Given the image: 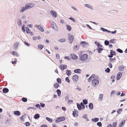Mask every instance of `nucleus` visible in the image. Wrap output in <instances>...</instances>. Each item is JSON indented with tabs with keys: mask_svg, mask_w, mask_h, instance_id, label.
Wrapping results in <instances>:
<instances>
[{
	"mask_svg": "<svg viewBox=\"0 0 127 127\" xmlns=\"http://www.w3.org/2000/svg\"><path fill=\"white\" fill-rule=\"evenodd\" d=\"M111 54L114 55H115L116 54L115 52L112 50L110 51V54Z\"/></svg>",
	"mask_w": 127,
	"mask_h": 127,
	"instance_id": "nucleus-39",
	"label": "nucleus"
},
{
	"mask_svg": "<svg viewBox=\"0 0 127 127\" xmlns=\"http://www.w3.org/2000/svg\"><path fill=\"white\" fill-rule=\"evenodd\" d=\"M100 30H101L104 32H106L107 30L104 29V28L101 27L100 29Z\"/></svg>",
	"mask_w": 127,
	"mask_h": 127,
	"instance_id": "nucleus-52",
	"label": "nucleus"
},
{
	"mask_svg": "<svg viewBox=\"0 0 127 127\" xmlns=\"http://www.w3.org/2000/svg\"><path fill=\"white\" fill-rule=\"evenodd\" d=\"M71 58L73 60H76L78 58L77 56L74 54H71Z\"/></svg>",
	"mask_w": 127,
	"mask_h": 127,
	"instance_id": "nucleus-13",
	"label": "nucleus"
},
{
	"mask_svg": "<svg viewBox=\"0 0 127 127\" xmlns=\"http://www.w3.org/2000/svg\"><path fill=\"white\" fill-rule=\"evenodd\" d=\"M41 106L42 107H44L45 106V104L42 103H40Z\"/></svg>",
	"mask_w": 127,
	"mask_h": 127,
	"instance_id": "nucleus-57",
	"label": "nucleus"
},
{
	"mask_svg": "<svg viewBox=\"0 0 127 127\" xmlns=\"http://www.w3.org/2000/svg\"><path fill=\"white\" fill-rule=\"evenodd\" d=\"M24 43L27 46L29 47L30 46V44L26 41H25L24 42Z\"/></svg>",
	"mask_w": 127,
	"mask_h": 127,
	"instance_id": "nucleus-58",
	"label": "nucleus"
},
{
	"mask_svg": "<svg viewBox=\"0 0 127 127\" xmlns=\"http://www.w3.org/2000/svg\"><path fill=\"white\" fill-rule=\"evenodd\" d=\"M14 114L18 116H19L20 115V112L18 111H14Z\"/></svg>",
	"mask_w": 127,
	"mask_h": 127,
	"instance_id": "nucleus-22",
	"label": "nucleus"
},
{
	"mask_svg": "<svg viewBox=\"0 0 127 127\" xmlns=\"http://www.w3.org/2000/svg\"><path fill=\"white\" fill-rule=\"evenodd\" d=\"M36 27H37V28L39 29L42 32L44 31V30L42 28V27H41L40 26L38 25L37 26H36Z\"/></svg>",
	"mask_w": 127,
	"mask_h": 127,
	"instance_id": "nucleus-20",
	"label": "nucleus"
},
{
	"mask_svg": "<svg viewBox=\"0 0 127 127\" xmlns=\"http://www.w3.org/2000/svg\"><path fill=\"white\" fill-rule=\"evenodd\" d=\"M94 119H95V122L98 121L99 120V119L98 118H95Z\"/></svg>",
	"mask_w": 127,
	"mask_h": 127,
	"instance_id": "nucleus-62",
	"label": "nucleus"
},
{
	"mask_svg": "<svg viewBox=\"0 0 127 127\" xmlns=\"http://www.w3.org/2000/svg\"><path fill=\"white\" fill-rule=\"evenodd\" d=\"M65 81H67L68 83H69L70 82V81L68 77H66L65 78Z\"/></svg>",
	"mask_w": 127,
	"mask_h": 127,
	"instance_id": "nucleus-56",
	"label": "nucleus"
},
{
	"mask_svg": "<svg viewBox=\"0 0 127 127\" xmlns=\"http://www.w3.org/2000/svg\"><path fill=\"white\" fill-rule=\"evenodd\" d=\"M46 119L47 120L50 122H52V119L49 118L48 117H46Z\"/></svg>",
	"mask_w": 127,
	"mask_h": 127,
	"instance_id": "nucleus-34",
	"label": "nucleus"
},
{
	"mask_svg": "<svg viewBox=\"0 0 127 127\" xmlns=\"http://www.w3.org/2000/svg\"><path fill=\"white\" fill-rule=\"evenodd\" d=\"M117 125V123L116 122H114L112 124V127H116Z\"/></svg>",
	"mask_w": 127,
	"mask_h": 127,
	"instance_id": "nucleus-44",
	"label": "nucleus"
},
{
	"mask_svg": "<svg viewBox=\"0 0 127 127\" xmlns=\"http://www.w3.org/2000/svg\"><path fill=\"white\" fill-rule=\"evenodd\" d=\"M43 47L44 46L42 45H39L38 46V48L41 50L42 49Z\"/></svg>",
	"mask_w": 127,
	"mask_h": 127,
	"instance_id": "nucleus-47",
	"label": "nucleus"
},
{
	"mask_svg": "<svg viewBox=\"0 0 127 127\" xmlns=\"http://www.w3.org/2000/svg\"><path fill=\"white\" fill-rule=\"evenodd\" d=\"M78 111L77 110H76L73 111L72 114L74 117H77L78 116Z\"/></svg>",
	"mask_w": 127,
	"mask_h": 127,
	"instance_id": "nucleus-8",
	"label": "nucleus"
},
{
	"mask_svg": "<svg viewBox=\"0 0 127 127\" xmlns=\"http://www.w3.org/2000/svg\"><path fill=\"white\" fill-rule=\"evenodd\" d=\"M57 81L58 83L59 84H61V80L60 78H58L57 79Z\"/></svg>",
	"mask_w": 127,
	"mask_h": 127,
	"instance_id": "nucleus-41",
	"label": "nucleus"
},
{
	"mask_svg": "<svg viewBox=\"0 0 127 127\" xmlns=\"http://www.w3.org/2000/svg\"><path fill=\"white\" fill-rule=\"evenodd\" d=\"M68 42L70 43H72L73 41L74 37L73 35H71L70 33L68 34Z\"/></svg>",
	"mask_w": 127,
	"mask_h": 127,
	"instance_id": "nucleus-2",
	"label": "nucleus"
},
{
	"mask_svg": "<svg viewBox=\"0 0 127 127\" xmlns=\"http://www.w3.org/2000/svg\"><path fill=\"white\" fill-rule=\"evenodd\" d=\"M80 105L81 107V109H84L85 108V106L82 102H81L80 103Z\"/></svg>",
	"mask_w": 127,
	"mask_h": 127,
	"instance_id": "nucleus-37",
	"label": "nucleus"
},
{
	"mask_svg": "<svg viewBox=\"0 0 127 127\" xmlns=\"http://www.w3.org/2000/svg\"><path fill=\"white\" fill-rule=\"evenodd\" d=\"M79 46V45H76L74 47V49L75 50H77V48H78Z\"/></svg>",
	"mask_w": 127,
	"mask_h": 127,
	"instance_id": "nucleus-54",
	"label": "nucleus"
},
{
	"mask_svg": "<svg viewBox=\"0 0 127 127\" xmlns=\"http://www.w3.org/2000/svg\"><path fill=\"white\" fill-rule=\"evenodd\" d=\"M77 107H78V110H81V107L80 104V105L78 103H77Z\"/></svg>",
	"mask_w": 127,
	"mask_h": 127,
	"instance_id": "nucleus-31",
	"label": "nucleus"
},
{
	"mask_svg": "<svg viewBox=\"0 0 127 127\" xmlns=\"http://www.w3.org/2000/svg\"><path fill=\"white\" fill-rule=\"evenodd\" d=\"M110 69L109 68H107L105 70V71L106 72L109 73L110 71Z\"/></svg>",
	"mask_w": 127,
	"mask_h": 127,
	"instance_id": "nucleus-51",
	"label": "nucleus"
},
{
	"mask_svg": "<svg viewBox=\"0 0 127 127\" xmlns=\"http://www.w3.org/2000/svg\"><path fill=\"white\" fill-rule=\"evenodd\" d=\"M88 44V43L84 41H81L80 43V45L83 47H86Z\"/></svg>",
	"mask_w": 127,
	"mask_h": 127,
	"instance_id": "nucleus-10",
	"label": "nucleus"
},
{
	"mask_svg": "<svg viewBox=\"0 0 127 127\" xmlns=\"http://www.w3.org/2000/svg\"><path fill=\"white\" fill-rule=\"evenodd\" d=\"M121 71H123L124 70V68L122 66H120L118 68Z\"/></svg>",
	"mask_w": 127,
	"mask_h": 127,
	"instance_id": "nucleus-35",
	"label": "nucleus"
},
{
	"mask_svg": "<svg viewBox=\"0 0 127 127\" xmlns=\"http://www.w3.org/2000/svg\"><path fill=\"white\" fill-rule=\"evenodd\" d=\"M98 77L95 76L94 79H93L92 80V83L93 86L95 87L97 86L99 83V81L98 80Z\"/></svg>",
	"mask_w": 127,
	"mask_h": 127,
	"instance_id": "nucleus-1",
	"label": "nucleus"
},
{
	"mask_svg": "<svg viewBox=\"0 0 127 127\" xmlns=\"http://www.w3.org/2000/svg\"><path fill=\"white\" fill-rule=\"evenodd\" d=\"M109 42L108 40H106L104 41V44L106 45L107 46L109 44Z\"/></svg>",
	"mask_w": 127,
	"mask_h": 127,
	"instance_id": "nucleus-40",
	"label": "nucleus"
},
{
	"mask_svg": "<svg viewBox=\"0 0 127 127\" xmlns=\"http://www.w3.org/2000/svg\"><path fill=\"white\" fill-rule=\"evenodd\" d=\"M125 121L124 120H123L121 121L118 127H123L125 125Z\"/></svg>",
	"mask_w": 127,
	"mask_h": 127,
	"instance_id": "nucleus-9",
	"label": "nucleus"
},
{
	"mask_svg": "<svg viewBox=\"0 0 127 127\" xmlns=\"http://www.w3.org/2000/svg\"><path fill=\"white\" fill-rule=\"evenodd\" d=\"M17 24L18 25L21 26L22 25V22L20 19H19L18 20Z\"/></svg>",
	"mask_w": 127,
	"mask_h": 127,
	"instance_id": "nucleus-29",
	"label": "nucleus"
},
{
	"mask_svg": "<svg viewBox=\"0 0 127 127\" xmlns=\"http://www.w3.org/2000/svg\"><path fill=\"white\" fill-rule=\"evenodd\" d=\"M9 90L8 89L6 88H3L2 89L3 92L5 93H6L8 92Z\"/></svg>",
	"mask_w": 127,
	"mask_h": 127,
	"instance_id": "nucleus-17",
	"label": "nucleus"
},
{
	"mask_svg": "<svg viewBox=\"0 0 127 127\" xmlns=\"http://www.w3.org/2000/svg\"><path fill=\"white\" fill-rule=\"evenodd\" d=\"M56 92L57 93L58 95V96H60L61 94V91L59 89H57L56 91Z\"/></svg>",
	"mask_w": 127,
	"mask_h": 127,
	"instance_id": "nucleus-32",
	"label": "nucleus"
},
{
	"mask_svg": "<svg viewBox=\"0 0 127 127\" xmlns=\"http://www.w3.org/2000/svg\"><path fill=\"white\" fill-rule=\"evenodd\" d=\"M68 19H69L71 20L72 21L74 22L75 23L76 22V20L75 19L73 18L72 17H70V18H68Z\"/></svg>",
	"mask_w": 127,
	"mask_h": 127,
	"instance_id": "nucleus-46",
	"label": "nucleus"
},
{
	"mask_svg": "<svg viewBox=\"0 0 127 127\" xmlns=\"http://www.w3.org/2000/svg\"><path fill=\"white\" fill-rule=\"evenodd\" d=\"M54 86L55 88L57 89L58 88V87L59 86V85L58 83H56L54 84Z\"/></svg>",
	"mask_w": 127,
	"mask_h": 127,
	"instance_id": "nucleus-30",
	"label": "nucleus"
},
{
	"mask_svg": "<svg viewBox=\"0 0 127 127\" xmlns=\"http://www.w3.org/2000/svg\"><path fill=\"white\" fill-rule=\"evenodd\" d=\"M123 109H118L117 111V113L119 114L121 113V112H122V111Z\"/></svg>",
	"mask_w": 127,
	"mask_h": 127,
	"instance_id": "nucleus-38",
	"label": "nucleus"
},
{
	"mask_svg": "<svg viewBox=\"0 0 127 127\" xmlns=\"http://www.w3.org/2000/svg\"><path fill=\"white\" fill-rule=\"evenodd\" d=\"M12 54L14 56L17 57L18 56V52H16L13 51L12 53Z\"/></svg>",
	"mask_w": 127,
	"mask_h": 127,
	"instance_id": "nucleus-28",
	"label": "nucleus"
},
{
	"mask_svg": "<svg viewBox=\"0 0 127 127\" xmlns=\"http://www.w3.org/2000/svg\"><path fill=\"white\" fill-rule=\"evenodd\" d=\"M25 10H26V8L24 6L22 7H21V9L20 10V12H23L25 11Z\"/></svg>",
	"mask_w": 127,
	"mask_h": 127,
	"instance_id": "nucleus-24",
	"label": "nucleus"
},
{
	"mask_svg": "<svg viewBox=\"0 0 127 127\" xmlns=\"http://www.w3.org/2000/svg\"><path fill=\"white\" fill-rule=\"evenodd\" d=\"M83 103L85 105L87 104L88 103V101L86 99H83Z\"/></svg>",
	"mask_w": 127,
	"mask_h": 127,
	"instance_id": "nucleus-42",
	"label": "nucleus"
},
{
	"mask_svg": "<svg viewBox=\"0 0 127 127\" xmlns=\"http://www.w3.org/2000/svg\"><path fill=\"white\" fill-rule=\"evenodd\" d=\"M116 40L115 39H113L110 40L109 42L112 43H115V42Z\"/></svg>",
	"mask_w": 127,
	"mask_h": 127,
	"instance_id": "nucleus-48",
	"label": "nucleus"
},
{
	"mask_svg": "<svg viewBox=\"0 0 127 127\" xmlns=\"http://www.w3.org/2000/svg\"><path fill=\"white\" fill-rule=\"evenodd\" d=\"M25 124V125L27 126H29L30 125L29 123L28 122H26Z\"/></svg>",
	"mask_w": 127,
	"mask_h": 127,
	"instance_id": "nucleus-59",
	"label": "nucleus"
},
{
	"mask_svg": "<svg viewBox=\"0 0 127 127\" xmlns=\"http://www.w3.org/2000/svg\"><path fill=\"white\" fill-rule=\"evenodd\" d=\"M26 31L27 33H30V30L27 27H26Z\"/></svg>",
	"mask_w": 127,
	"mask_h": 127,
	"instance_id": "nucleus-49",
	"label": "nucleus"
},
{
	"mask_svg": "<svg viewBox=\"0 0 127 127\" xmlns=\"http://www.w3.org/2000/svg\"><path fill=\"white\" fill-rule=\"evenodd\" d=\"M40 117L39 114H36L35 115L34 117V118L36 119H37L38 118Z\"/></svg>",
	"mask_w": 127,
	"mask_h": 127,
	"instance_id": "nucleus-25",
	"label": "nucleus"
},
{
	"mask_svg": "<svg viewBox=\"0 0 127 127\" xmlns=\"http://www.w3.org/2000/svg\"><path fill=\"white\" fill-rule=\"evenodd\" d=\"M51 26L52 28L55 30L57 31L58 30V29L56 24L53 22H51Z\"/></svg>",
	"mask_w": 127,
	"mask_h": 127,
	"instance_id": "nucleus-3",
	"label": "nucleus"
},
{
	"mask_svg": "<svg viewBox=\"0 0 127 127\" xmlns=\"http://www.w3.org/2000/svg\"><path fill=\"white\" fill-rule=\"evenodd\" d=\"M35 107L37 108H40V106L39 104H37L35 105Z\"/></svg>",
	"mask_w": 127,
	"mask_h": 127,
	"instance_id": "nucleus-63",
	"label": "nucleus"
},
{
	"mask_svg": "<svg viewBox=\"0 0 127 127\" xmlns=\"http://www.w3.org/2000/svg\"><path fill=\"white\" fill-rule=\"evenodd\" d=\"M66 27H67V30L69 31H70L71 30V26L68 25H66Z\"/></svg>",
	"mask_w": 127,
	"mask_h": 127,
	"instance_id": "nucleus-23",
	"label": "nucleus"
},
{
	"mask_svg": "<svg viewBox=\"0 0 127 127\" xmlns=\"http://www.w3.org/2000/svg\"><path fill=\"white\" fill-rule=\"evenodd\" d=\"M96 50L98 51V53H101L102 51L103 50V49L101 48L97 47L96 48Z\"/></svg>",
	"mask_w": 127,
	"mask_h": 127,
	"instance_id": "nucleus-18",
	"label": "nucleus"
},
{
	"mask_svg": "<svg viewBox=\"0 0 127 127\" xmlns=\"http://www.w3.org/2000/svg\"><path fill=\"white\" fill-rule=\"evenodd\" d=\"M65 119L64 117H61L58 118H57L56 120V122L58 123L62 121H64Z\"/></svg>",
	"mask_w": 127,
	"mask_h": 127,
	"instance_id": "nucleus-6",
	"label": "nucleus"
},
{
	"mask_svg": "<svg viewBox=\"0 0 127 127\" xmlns=\"http://www.w3.org/2000/svg\"><path fill=\"white\" fill-rule=\"evenodd\" d=\"M40 127H47V126L46 125H44L41 126Z\"/></svg>",
	"mask_w": 127,
	"mask_h": 127,
	"instance_id": "nucleus-64",
	"label": "nucleus"
},
{
	"mask_svg": "<svg viewBox=\"0 0 127 127\" xmlns=\"http://www.w3.org/2000/svg\"><path fill=\"white\" fill-rule=\"evenodd\" d=\"M108 66L110 68L112 67V65L111 63H110L108 65Z\"/></svg>",
	"mask_w": 127,
	"mask_h": 127,
	"instance_id": "nucleus-61",
	"label": "nucleus"
},
{
	"mask_svg": "<svg viewBox=\"0 0 127 127\" xmlns=\"http://www.w3.org/2000/svg\"><path fill=\"white\" fill-rule=\"evenodd\" d=\"M122 74L120 72H119L118 73L116 77L117 79V80H119L122 76Z\"/></svg>",
	"mask_w": 127,
	"mask_h": 127,
	"instance_id": "nucleus-12",
	"label": "nucleus"
},
{
	"mask_svg": "<svg viewBox=\"0 0 127 127\" xmlns=\"http://www.w3.org/2000/svg\"><path fill=\"white\" fill-rule=\"evenodd\" d=\"M89 108L91 109H92L93 108V104L92 103H90L89 105Z\"/></svg>",
	"mask_w": 127,
	"mask_h": 127,
	"instance_id": "nucleus-26",
	"label": "nucleus"
},
{
	"mask_svg": "<svg viewBox=\"0 0 127 127\" xmlns=\"http://www.w3.org/2000/svg\"><path fill=\"white\" fill-rule=\"evenodd\" d=\"M71 7L73 9H74V10L76 11H78V9L77 8L73 6H72Z\"/></svg>",
	"mask_w": 127,
	"mask_h": 127,
	"instance_id": "nucleus-55",
	"label": "nucleus"
},
{
	"mask_svg": "<svg viewBox=\"0 0 127 127\" xmlns=\"http://www.w3.org/2000/svg\"><path fill=\"white\" fill-rule=\"evenodd\" d=\"M50 13L53 17L55 18L57 17V14L56 11L53 10H51L50 11Z\"/></svg>",
	"mask_w": 127,
	"mask_h": 127,
	"instance_id": "nucleus-7",
	"label": "nucleus"
},
{
	"mask_svg": "<svg viewBox=\"0 0 127 127\" xmlns=\"http://www.w3.org/2000/svg\"><path fill=\"white\" fill-rule=\"evenodd\" d=\"M103 95L102 94H100L99 95V99H100V100H101L102 99V97H103Z\"/></svg>",
	"mask_w": 127,
	"mask_h": 127,
	"instance_id": "nucleus-36",
	"label": "nucleus"
},
{
	"mask_svg": "<svg viewBox=\"0 0 127 127\" xmlns=\"http://www.w3.org/2000/svg\"><path fill=\"white\" fill-rule=\"evenodd\" d=\"M95 75H92L88 79V81L90 82L91 80H92L93 79H94L95 78Z\"/></svg>",
	"mask_w": 127,
	"mask_h": 127,
	"instance_id": "nucleus-16",
	"label": "nucleus"
},
{
	"mask_svg": "<svg viewBox=\"0 0 127 127\" xmlns=\"http://www.w3.org/2000/svg\"><path fill=\"white\" fill-rule=\"evenodd\" d=\"M19 45V43L18 42H17L15 43L14 45V49L16 50L17 49V48Z\"/></svg>",
	"mask_w": 127,
	"mask_h": 127,
	"instance_id": "nucleus-19",
	"label": "nucleus"
},
{
	"mask_svg": "<svg viewBox=\"0 0 127 127\" xmlns=\"http://www.w3.org/2000/svg\"><path fill=\"white\" fill-rule=\"evenodd\" d=\"M84 6L91 9L92 10H93V6L90 4H84Z\"/></svg>",
	"mask_w": 127,
	"mask_h": 127,
	"instance_id": "nucleus-11",
	"label": "nucleus"
},
{
	"mask_svg": "<svg viewBox=\"0 0 127 127\" xmlns=\"http://www.w3.org/2000/svg\"><path fill=\"white\" fill-rule=\"evenodd\" d=\"M67 65H66L61 64L60 66V68L62 70H64L66 68Z\"/></svg>",
	"mask_w": 127,
	"mask_h": 127,
	"instance_id": "nucleus-14",
	"label": "nucleus"
},
{
	"mask_svg": "<svg viewBox=\"0 0 127 127\" xmlns=\"http://www.w3.org/2000/svg\"><path fill=\"white\" fill-rule=\"evenodd\" d=\"M24 25H23L22 27V30L24 32H25V28H24Z\"/></svg>",
	"mask_w": 127,
	"mask_h": 127,
	"instance_id": "nucleus-53",
	"label": "nucleus"
},
{
	"mask_svg": "<svg viewBox=\"0 0 127 127\" xmlns=\"http://www.w3.org/2000/svg\"><path fill=\"white\" fill-rule=\"evenodd\" d=\"M88 58V55L87 54H84L83 55L80 57V59L82 61H85Z\"/></svg>",
	"mask_w": 127,
	"mask_h": 127,
	"instance_id": "nucleus-4",
	"label": "nucleus"
},
{
	"mask_svg": "<svg viewBox=\"0 0 127 127\" xmlns=\"http://www.w3.org/2000/svg\"><path fill=\"white\" fill-rule=\"evenodd\" d=\"M22 100L24 102H26L27 101V99L26 98H23L22 99Z\"/></svg>",
	"mask_w": 127,
	"mask_h": 127,
	"instance_id": "nucleus-43",
	"label": "nucleus"
},
{
	"mask_svg": "<svg viewBox=\"0 0 127 127\" xmlns=\"http://www.w3.org/2000/svg\"><path fill=\"white\" fill-rule=\"evenodd\" d=\"M34 6V4H33L28 3L26 5L25 7L26 10Z\"/></svg>",
	"mask_w": 127,
	"mask_h": 127,
	"instance_id": "nucleus-5",
	"label": "nucleus"
},
{
	"mask_svg": "<svg viewBox=\"0 0 127 127\" xmlns=\"http://www.w3.org/2000/svg\"><path fill=\"white\" fill-rule=\"evenodd\" d=\"M117 51L119 52L122 53L123 52V51L121 49L118 48L117 49Z\"/></svg>",
	"mask_w": 127,
	"mask_h": 127,
	"instance_id": "nucleus-45",
	"label": "nucleus"
},
{
	"mask_svg": "<svg viewBox=\"0 0 127 127\" xmlns=\"http://www.w3.org/2000/svg\"><path fill=\"white\" fill-rule=\"evenodd\" d=\"M66 39L64 38L60 39L58 40V41L61 42H63L65 41Z\"/></svg>",
	"mask_w": 127,
	"mask_h": 127,
	"instance_id": "nucleus-33",
	"label": "nucleus"
},
{
	"mask_svg": "<svg viewBox=\"0 0 127 127\" xmlns=\"http://www.w3.org/2000/svg\"><path fill=\"white\" fill-rule=\"evenodd\" d=\"M97 126L100 127H101L102 125L101 123L100 122H97Z\"/></svg>",
	"mask_w": 127,
	"mask_h": 127,
	"instance_id": "nucleus-50",
	"label": "nucleus"
},
{
	"mask_svg": "<svg viewBox=\"0 0 127 127\" xmlns=\"http://www.w3.org/2000/svg\"><path fill=\"white\" fill-rule=\"evenodd\" d=\"M66 72L67 75L68 76H69L70 75L71 72L70 70H66Z\"/></svg>",
	"mask_w": 127,
	"mask_h": 127,
	"instance_id": "nucleus-27",
	"label": "nucleus"
},
{
	"mask_svg": "<svg viewBox=\"0 0 127 127\" xmlns=\"http://www.w3.org/2000/svg\"><path fill=\"white\" fill-rule=\"evenodd\" d=\"M78 78V76L77 75H73L72 78V79L73 80L76 81Z\"/></svg>",
	"mask_w": 127,
	"mask_h": 127,
	"instance_id": "nucleus-21",
	"label": "nucleus"
},
{
	"mask_svg": "<svg viewBox=\"0 0 127 127\" xmlns=\"http://www.w3.org/2000/svg\"><path fill=\"white\" fill-rule=\"evenodd\" d=\"M87 115H84L83 116L82 118H83L86 119V118L87 117Z\"/></svg>",
	"mask_w": 127,
	"mask_h": 127,
	"instance_id": "nucleus-60",
	"label": "nucleus"
},
{
	"mask_svg": "<svg viewBox=\"0 0 127 127\" xmlns=\"http://www.w3.org/2000/svg\"><path fill=\"white\" fill-rule=\"evenodd\" d=\"M74 72L75 73H80L81 72L82 70L80 69H78L74 70Z\"/></svg>",
	"mask_w": 127,
	"mask_h": 127,
	"instance_id": "nucleus-15",
	"label": "nucleus"
}]
</instances>
